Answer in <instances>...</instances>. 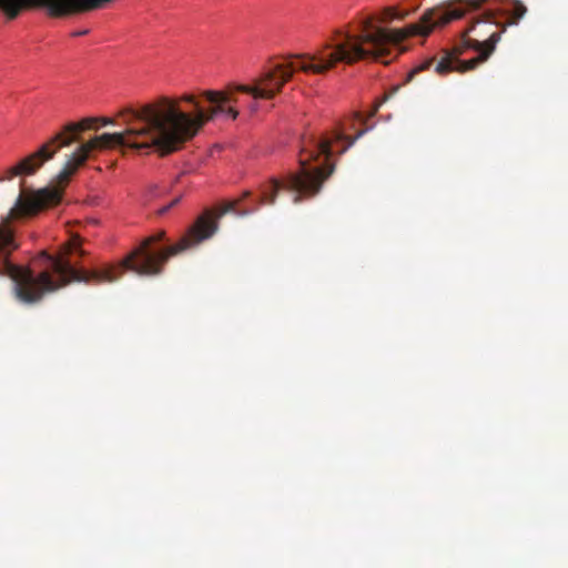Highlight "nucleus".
I'll use <instances>...</instances> for the list:
<instances>
[{
  "label": "nucleus",
  "mask_w": 568,
  "mask_h": 568,
  "mask_svg": "<svg viewBox=\"0 0 568 568\" xmlns=\"http://www.w3.org/2000/svg\"><path fill=\"white\" fill-rule=\"evenodd\" d=\"M397 17L396 7H385L379 13L361 14L353 26L333 30L314 52L292 55L264 71L252 85L240 84L237 89L254 99H273L297 71L325 74L339 63L352 65L363 60H381L406 39L427 37L434 29L462 19L464 12L435 7L427 9L416 23L387 28L386 24L397 20Z\"/></svg>",
  "instance_id": "7ed1b4c3"
},
{
  "label": "nucleus",
  "mask_w": 568,
  "mask_h": 568,
  "mask_svg": "<svg viewBox=\"0 0 568 568\" xmlns=\"http://www.w3.org/2000/svg\"><path fill=\"white\" fill-rule=\"evenodd\" d=\"M410 13H412V11H409V10L400 11V10H398V9H397V16H398V17H397V20H398V21H403V20H405L407 17H409V16H410Z\"/></svg>",
  "instance_id": "9d476101"
},
{
  "label": "nucleus",
  "mask_w": 568,
  "mask_h": 568,
  "mask_svg": "<svg viewBox=\"0 0 568 568\" xmlns=\"http://www.w3.org/2000/svg\"><path fill=\"white\" fill-rule=\"evenodd\" d=\"M458 57L456 55L455 49L453 52L446 51L439 61H436L435 58H428L417 64L408 74L409 80L415 75L425 70H428L430 67L435 65L436 73L444 75L454 70L460 71L462 65L458 63Z\"/></svg>",
  "instance_id": "0eeeda50"
},
{
  "label": "nucleus",
  "mask_w": 568,
  "mask_h": 568,
  "mask_svg": "<svg viewBox=\"0 0 568 568\" xmlns=\"http://www.w3.org/2000/svg\"><path fill=\"white\" fill-rule=\"evenodd\" d=\"M346 129L334 130L329 135L316 138L312 133L304 134L301 140V150L298 155L300 170L288 173L283 180L271 179L261 187V205H273L278 192L286 191L293 194V203H300L303 197L316 195L323 182L333 173L334 165L327 168L323 165L311 166L312 162L324 158L327 162L333 154V148L343 143L339 154L354 144L367 130H359L354 138L345 134Z\"/></svg>",
  "instance_id": "20e7f679"
},
{
  "label": "nucleus",
  "mask_w": 568,
  "mask_h": 568,
  "mask_svg": "<svg viewBox=\"0 0 568 568\" xmlns=\"http://www.w3.org/2000/svg\"><path fill=\"white\" fill-rule=\"evenodd\" d=\"M29 6V0H0V9L9 19L17 18L21 10Z\"/></svg>",
  "instance_id": "6e6552de"
},
{
  "label": "nucleus",
  "mask_w": 568,
  "mask_h": 568,
  "mask_svg": "<svg viewBox=\"0 0 568 568\" xmlns=\"http://www.w3.org/2000/svg\"><path fill=\"white\" fill-rule=\"evenodd\" d=\"M239 85L229 87L224 91L205 90L201 93L211 106L204 109L194 94L185 93L179 98L160 97L151 103L138 109H124L119 112L125 130L115 133H102L88 141H82L84 131L98 130L100 126L113 124L110 118H84L79 122L65 124L79 125L63 138H73L70 145L80 142L78 148L68 155L62 170L57 175L59 184H67L71 176L94 152L112 149H131L149 153L155 149L161 155L178 151L185 142L192 140L205 123L219 115L235 120L237 110L232 105L236 102L234 92H241Z\"/></svg>",
  "instance_id": "f03ea898"
},
{
  "label": "nucleus",
  "mask_w": 568,
  "mask_h": 568,
  "mask_svg": "<svg viewBox=\"0 0 568 568\" xmlns=\"http://www.w3.org/2000/svg\"><path fill=\"white\" fill-rule=\"evenodd\" d=\"M179 201H180V199H179V197L174 199L170 204L164 205V206H162L161 209H159L158 213H159L160 215L165 214V213H166L171 207H173L174 205H176V204L179 203Z\"/></svg>",
  "instance_id": "1a4fd4ad"
},
{
  "label": "nucleus",
  "mask_w": 568,
  "mask_h": 568,
  "mask_svg": "<svg viewBox=\"0 0 568 568\" xmlns=\"http://www.w3.org/2000/svg\"><path fill=\"white\" fill-rule=\"evenodd\" d=\"M4 181V178H0V182Z\"/></svg>",
  "instance_id": "ddd939ff"
},
{
  "label": "nucleus",
  "mask_w": 568,
  "mask_h": 568,
  "mask_svg": "<svg viewBox=\"0 0 568 568\" xmlns=\"http://www.w3.org/2000/svg\"><path fill=\"white\" fill-rule=\"evenodd\" d=\"M355 121H362V119H361V114H356V119H355V120H353V123H355Z\"/></svg>",
  "instance_id": "9b49d317"
},
{
  "label": "nucleus",
  "mask_w": 568,
  "mask_h": 568,
  "mask_svg": "<svg viewBox=\"0 0 568 568\" xmlns=\"http://www.w3.org/2000/svg\"><path fill=\"white\" fill-rule=\"evenodd\" d=\"M61 199L62 189L60 187L47 186L27 192L22 181L14 205L4 216L0 217V276H7L12 281L16 297L21 302H39L45 293L55 292L71 282L112 283L120 278L124 270H131L139 275H158L171 256L212 237L219 229V219L226 213L234 212L236 205V202H227L217 210H206L174 245L160 250L153 248V243L164 240L165 233L159 232L146 237L120 265L91 272L77 270L69 258L73 252H78L80 255L85 254L81 248V237L73 234L61 246L57 256L43 253L47 267L39 275H34L29 267L17 265L10 260L11 254L20 246L12 222L36 216L42 210L59 204Z\"/></svg>",
  "instance_id": "f257e3e1"
},
{
  "label": "nucleus",
  "mask_w": 568,
  "mask_h": 568,
  "mask_svg": "<svg viewBox=\"0 0 568 568\" xmlns=\"http://www.w3.org/2000/svg\"><path fill=\"white\" fill-rule=\"evenodd\" d=\"M78 125H69L63 133H57L48 142L43 143L36 152L22 159L14 166L6 170L1 178L11 180L18 175H33L45 162L53 159L61 148L70 146L73 138H63L65 133L77 130Z\"/></svg>",
  "instance_id": "423d86ee"
},
{
  "label": "nucleus",
  "mask_w": 568,
  "mask_h": 568,
  "mask_svg": "<svg viewBox=\"0 0 568 568\" xmlns=\"http://www.w3.org/2000/svg\"><path fill=\"white\" fill-rule=\"evenodd\" d=\"M87 33V30L84 31H79L78 33H75V36H81V34H85Z\"/></svg>",
  "instance_id": "f8f14e48"
},
{
  "label": "nucleus",
  "mask_w": 568,
  "mask_h": 568,
  "mask_svg": "<svg viewBox=\"0 0 568 568\" xmlns=\"http://www.w3.org/2000/svg\"><path fill=\"white\" fill-rule=\"evenodd\" d=\"M504 32L499 20L494 18V11L486 9L473 18L468 28L462 33L460 43L454 49L456 55L463 54L468 49L477 51L478 55L467 61H458L462 65L460 71L473 70L486 61L495 51Z\"/></svg>",
  "instance_id": "39448f33"
}]
</instances>
